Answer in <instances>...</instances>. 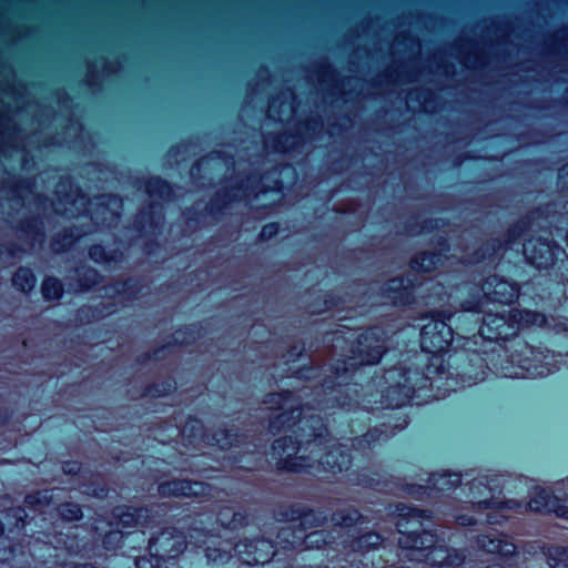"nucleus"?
<instances>
[{
  "mask_svg": "<svg viewBox=\"0 0 568 568\" xmlns=\"http://www.w3.org/2000/svg\"><path fill=\"white\" fill-rule=\"evenodd\" d=\"M526 328L548 329L568 337V317L548 316L540 311L520 307L501 313H484L478 335H474L481 339V347H463L470 366L474 361L479 362L475 371L476 381L483 382L490 374L503 378H519L516 367L529 371V355H534L535 349L519 334Z\"/></svg>",
  "mask_w": 568,
  "mask_h": 568,
  "instance_id": "1",
  "label": "nucleus"
},
{
  "mask_svg": "<svg viewBox=\"0 0 568 568\" xmlns=\"http://www.w3.org/2000/svg\"><path fill=\"white\" fill-rule=\"evenodd\" d=\"M351 366L355 364L344 358L324 366V375L318 384L324 396L318 404L344 414L349 433L355 435L354 445L373 449L388 437V433L382 426L371 427L373 410L363 405L362 385L351 382Z\"/></svg>",
  "mask_w": 568,
  "mask_h": 568,
  "instance_id": "2",
  "label": "nucleus"
},
{
  "mask_svg": "<svg viewBox=\"0 0 568 568\" xmlns=\"http://www.w3.org/2000/svg\"><path fill=\"white\" fill-rule=\"evenodd\" d=\"M294 427H298V436L282 435L271 445L276 470L287 474L310 473L313 467L311 459L306 455H300V452L304 445L324 450L328 443V427L324 418L317 414L303 417L301 404L291 405L268 418V430L274 435L292 430Z\"/></svg>",
  "mask_w": 568,
  "mask_h": 568,
  "instance_id": "3",
  "label": "nucleus"
},
{
  "mask_svg": "<svg viewBox=\"0 0 568 568\" xmlns=\"http://www.w3.org/2000/svg\"><path fill=\"white\" fill-rule=\"evenodd\" d=\"M394 514L400 550L412 551L432 568H462L465 565L466 557L460 550L447 546L435 530L420 528L432 518L430 510L397 503Z\"/></svg>",
  "mask_w": 568,
  "mask_h": 568,
  "instance_id": "4",
  "label": "nucleus"
},
{
  "mask_svg": "<svg viewBox=\"0 0 568 568\" xmlns=\"http://www.w3.org/2000/svg\"><path fill=\"white\" fill-rule=\"evenodd\" d=\"M197 547L203 550L206 568H254L280 559L275 542L262 536L235 540L212 535Z\"/></svg>",
  "mask_w": 568,
  "mask_h": 568,
  "instance_id": "5",
  "label": "nucleus"
},
{
  "mask_svg": "<svg viewBox=\"0 0 568 568\" xmlns=\"http://www.w3.org/2000/svg\"><path fill=\"white\" fill-rule=\"evenodd\" d=\"M287 164L278 163L265 171L253 170L245 173L231 186L216 191L205 204V213L214 221L226 215L227 210L243 200H257L268 194H283L285 183L281 178Z\"/></svg>",
  "mask_w": 568,
  "mask_h": 568,
  "instance_id": "6",
  "label": "nucleus"
},
{
  "mask_svg": "<svg viewBox=\"0 0 568 568\" xmlns=\"http://www.w3.org/2000/svg\"><path fill=\"white\" fill-rule=\"evenodd\" d=\"M454 317L453 312L435 311L420 329L419 345L422 352L427 354V375L442 377L449 369L448 354L456 334L452 327Z\"/></svg>",
  "mask_w": 568,
  "mask_h": 568,
  "instance_id": "7",
  "label": "nucleus"
},
{
  "mask_svg": "<svg viewBox=\"0 0 568 568\" xmlns=\"http://www.w3.org/2000/svg\"><path fill=\"white\" fill-rule=\"evenodd\" d=\"M527 263L538 271H547L562 286L561 305L568 310V255L552 239L529 235L523 244Z\"/></svg>",
  "mask_w": 568,
  "mask_h": 568,
  "instance_id": "8",
  "label": "nucleus"
},
{
  "mask_svg": "<svg viewBox=\"0 0 568 568\" xmlns=\"http://www.w3.org/2000/svg\"><path fill=\"white\" fill-rule=\"evenodd\" d=\"M282 550L277 549L280 559L270 561L272 568H295L300 559H305L307 551H326L335 542L332 534L324 529H314L310 532L292 534L288 537H282Z\"/></svg>",
  "mask_w": 568,
  "mask_h": 568,
  "instance_id": "9",
  "label": "nucleus"
},
{
  "mask_svg": "<svg viewBox=\"0 0 568 568\" xmlns=\"http://www.w3.org/2000/svg\"><path fill=\"white\" fill-rule=\"evenodd\" d=\"M187 548L186 534L176 527H164L144 547V565L150 568H174Z\"/></svg>",
  "mask_w": 568,
  "mask_h": 568,
  "instance_id": "10",
  "label": "nucleus"
},
{
  "mask_svg": "<svg viewBox=\"0 0 568 568\" xmlns=\"http://www.w3.org/2000/svg\"><path fill=\"white\" fill-rule=\"evenodd\" d=\"M275 518L278 521L296 524L292 528L283 529L278 534V537L282 538L325 526L328 521V514L324 508H312L302 503H291L281 506Z\"/></svg>",
  "mask_w": 568,
  "mask_h": 568,
  "instance_id": "11",
  "label": "nucleus"
},
{
  "mask_svg": "<svg viewBox=\"0 0 568 568\" xmlns=\"http://www.w3.org/2000/svg\"><path fill=\"white\" fill-rule=\"evenodd\" d=\"M348 363L354 361L356 365H377L387 353V347L382 329L377 326L364 328L351 342L348 347Z\"/></svg>",
  "mask_w": 568,
  "mask_h": 568,
  "instance_id": "12",
  "label": "nucleus"
},
{
  "mask_svg": "<svg viewBox=\"0 0 568 568\" xmlns=\"http://www.w3.org/2000/svg\"><path fill=\"white\" fill-rule=\"evenodd\" d=\"M206 333L203 322H193L180 325L166 336L163 342L150 351H144V364L149 361H162L173 352L175 347L191 346L201 339Z\"/></svg>",
  "mask_w": 568,
  "mask_h": 568,
  "instance_id": "13",
  "label": "nucleus"
},
{
  "mask_svg": "<svg viewBox=\"0 0 568 568\" xmlns=\"http://www.w3.org/2000/svg\"><path fill=\"white\" fill-rule=\"evenodd\" d=\"M410 369L405 368L402 376L404 382L387 386L381 394V404L385 409H399L410 404L417 393L427 386H432L433 376L422 373V385L410 383Z\"/></svg>",
  "mask_w": 568,
  "mask_h": 568,
  "instance_id": "14",
  "label": "nucleus"
},
{
  "mask_svg": "<svg viewBox=\"0 0 568 568\" xmlns=\"http://www.w3.org/2000/svg\"><path fill=\"white\" fill-rule=\"evenodd\" d=\"M417 277L413 274H399L382 283L379 296L395 307L412 306L416 302Z\"/></svg>",
  "mask_w": 568,
  "mask_h": 568,
  "instance_id": "15",
  "label": "nucleus"
},
{
  "mask_svg": "<svg viewBox=\"0 0 568 568\" xmlns=\"http://www.w3.org/2000/svg\"><path fill=\"white\" fill-rule=\"evenodd\" d=\"M323 126V118L320 114L298 121L293 131H282L271 134L273 149L278 153H287L305 142V135L315 133Z\"/></svg>",
  "mask_w": 568,
  "mask_h": 568,
  "instance_id": "16",
  "label": "nucleus"
},
{
  "mask_svg": "<svg viewBox=\"0 0 568 568\" xmlns=\"http://www.w3.org/2000/svg\"><path fill=\"white\" fill-rule=\"evenodd\" d=\"M479 288L487 302L500 305H514L520 295V285L498 274H489L480 282Z\"/></svg>",
  "mask_w": 568,
  "mask_h": 568,
  "instance_id": "17",
  "label": "nucleus"
},
{
  "mask_svg": "<svg viewBox=\"0 0 568 568\" xmlns=\"http://www.w3.org/2000/svg\"><path fill=\"white\" fill-rule=\"evenodd\" d=\"M476 546L483 552L493 555L500 561H513L517 552V546L508 538L507 535L491 529L490 531L479 534L476 537Z\"/></svg>",
  "mask_w": 568,
  "mask_h": 568,
  "instance_id": "18",
  "label": "nucleus"
},
{
  "mask_svg": "<svg viewBox=\"0 0 568 568\" xmlns=\"http://www.w3.org/2000/svg\"><path fill=\"white\" fill-rule=\"evenodd\" d=\"M205 443L221 452H229L232 448L243 446L247 435L235 426H219L204 434Z\"/></svg>",
  "mask_w": 568,
  "mask_h": 568,
  "instance_id": "19",
  "label": "nucleus"
},
{
  "mask_svg": "<svg viewBox=\"0 0 568 568\" xmlns=\"http://www.w3.org/2000/svg\"><path fill=\"white\" fill-rule=\"evenodd\" d=\"M328 520L332 525L343 531L351 532L361 529V526L368 524V519L354 506H345L334 510Z\"/></svg>",
  "mask_w": 568,
  "mask_h": 568,
  "instance_id": "20",
  "label": "nucleus"
},
{
  "mask_svg": "<svg viewBox=\"0 0 568 568\" xmlns=\"http://www.w3.org/2000/svg\"><path fill=\"white\" fill-rule=\"evenodd\" d=\"M318 464L323 471L335 476L349 470L353 457L347 449L333 447L321 456Z\"/></svg>",
  "mask_w": 568,
  "mask_h": 568,
  "instance_id": "21",
  "label": "nucleus"
},
{
  "mask_svg": "<svg viewBox=\"0 0 568 568\" xmlns=\"http://www.w3.org/2000/svg\"><path fill=\"white\" fill-rule=\"evenodd\" d=\"M531 230L532 226L523 213L518 219H516L506 227L500 236L496 237L499 240L500 250L507 251L514 245H519L521 242L524 244L528 239L526 236L531 232Z\"/></svg>",
  "mask_w": 568,
  "mask_h": 568,
  "instance_id": "22",
  "label": "nucleus"
},
{
  "mask_svg": "<svg viewBox=\"0 0 568 568\" xmlns=\"http://www.w3.org/2000/svg\"><path fill=\"white\" fill-rule=\"evenodd\" d=\"M446 260L442 251L422 250L415 252L408 260V267L412 273L423 274L433 273Z\"/></svg>",
  "mask_w": 568,
  "mask_h": 568,
  "instance_id": "23",
  "label": "nucleus"
},
{
  "mask_svg": "<svg viewBox=\"0 0 568 568\" xmlns=\"http://www.w3.org/2000/svg\"><path fill=\"white\" fill-rule=\"evenodd\" d=\"M180 186L162 176L146 179L144 176V194L158 197L164 203H172L178 199Z\"/></svg>",
  "mask_w": 568,
  "mask_h": 568,
  "instance_id": "24",
  "label": "nucleus"
},
{
  "mask_svg": "<svg viewBox=\"0 0 568 568\" xmlns=\"http://www.w3.org/2000/svg\"><path fill=\"white\" fill-rule=\"evenodd\" d=\"M203 484L196 480L173 478L159 484L158 491L162 497H193L197 495L196 487Z\"/></svg>",
  "mask_w": 568,
  "mask_h": 568,
  "instance_id": "25",
  "label": "nucleus"
},
{
  "mask_svg": "<svg viewBox=\"0 0 568 568\" xmlns=\"http://www.w3.org/2000/svg\"><path fill=\"white\" fill-rule=\"evenodd\" d=\"M499 251H501L499 240L494 237L487 239L465 255L464 263L477 266L486 262H494Z\"/></svg>",
  "mask_w": 568,
  "mask_h": 568,
  "instance_id": "26",
  "label": "nucleus"
},
{
  "mask_svg": "<svg viewBox=\"0 0 568 568\" xmlns=\"http://www.w3.org/2000/svg\"><path fill=\"white\" fill-rule=\"evenodd\" d=\"M485 296L481 290H471L459 303V312L454 313V321L458 322L466 314L481 315L485 306Z\"/></svg>",
  "mask_w": 568,
  "mask_h": 568,
  "instance_id": "27",
  "label": "nucleus"
},
{
  "mask_svg": "<svg viewBox=\"0 0 568 568\" xmlns=\"http://www.w3.org/2000/svg\"><path fill=\"white\" fill-rule=\"evenodd\" d=\"M178 388V382L174 375L166 374L155 382L146 383L144 381V398L145 397H166L172 395Z\"/></svg>",
  "mask_w": 568,
  "mask_h": 568,
  "instance_id": "28",
  "label": "nucleus"
},
{
  "mask_svg": "<svg viewBox=\"0 0 568 568\" xmlns=\"http://www.w3.org/2000/svg\"><path fill=\"white\" fill-rule=\"evenodd\" d=\"M263 404L268 405L271 409L281 412L285 408V405L287 404H300V396L293 389H280V390H272L267 392L263 396Z\"/></svg>",
  "mask_w": 568,
  "mask_h": 568,
  "instance_id": "29",
  "label": "nucleus"
},
{
  "mask_svg": "<svg viewBox=\"0 0 568 568\" xmlns=\"http://www.w3.org/2000/svg\"><path fill=\"white\" fill-rule=\"evenodd\" d=\"M527 221L534 226L537 222L551 223L558 219L560 212L552 202H545L532 206L524 213Z\"/></svg>",
  "mask_w": 568,
  "mask_h": 568,
  "instance_id": "30",
  "label": "nucleus"
},
{
  "mask_svg": "<svg viewBox=\"0 0 568 568\" xmlns=\"http://www.w3.org/2000/svg\"><path fill=\"white\" fill-rule=\"evenodd\" d=\"M440 223L445 224V221L438 217H427L424 219L422 222L409 219L405 222L404 227L406 233L412 235H418L423 233H430L438 230L440 227Z\"/></svg>",
  "mask_w": 568,
  "mask_h": 568,
  "instance_id": "31",
  "label": "nucleus"
},
{
  "mask_svg": "<svg viewBox=\"0 0 568 568\" xmlns=\"http://www.w3.org/2000/svg\"><path fill=\"white\" fill-rule=\"evenodd\" d=\"M219 521L229 530H237L247 525V516L243 511L226 507L220 513Z\"/></svg>",
  "mask_w": 568,
  "mask_h": 568,
  "instance_id": "32",
  "label": "nucleus"
},
{
  "mask_svg": "<svg viewBox=\"0 0 568 568\" xmlns=\"http://www.w3.org/2000/svg\"><path fill=\"white\" fill-rule=\"evenodd\" d=\"M546 557L551 568H568V546H550Z\"/></svg>",
  "mask_w": 568,
  "mask_h": 568,
  "instance_id": "33",
  "label": "nucleus"
},
{
  "mask_svg": "<svg viewBox=\"0 0 568 568\" xmlns=\"http://www.w3.org/2000/svg\"><path fill=\"white\" fill-rule=\"evenodd\" d=\"M430 480L434 486H437V484L443 485L442 487H438L439 490L455 489L462 484V474L447 470L443 474H432Z\"/></svg>",
  "mask_w": 568,
  "mask_h": 568,
  "instance_id": "34",
  "label": "nucleus"
},
{
  "mask_svg": "<svg viewBox=\"0 0 568 568\" xmlns=\"http://www.w3.org/2000/svg\"><path fill=\"white\" fill-rule=\"evenodd\" d=\"M324 365L304 364L293 371L292 377L303 382L314 381L323 375Z\"/></svg>",
  "mask_w": 568,
  "mask_h": 568,
  "instance_id": "35",
  "label": "nucleus"
},
{
  "mask_svg": "<svg viewBox=\"0 0 568 568\" xmlns=\"http://www.w3.org/2000/svg\"><path fill=\"white\" fill-rule=\"evenodd\" d=\"M343 302H344L343 297L339 294H337L333 291H327L322 296H318L315 300V304H318L322 306L320 310L316 311V313L321 314L325 311H331V310L337 308L338 306H341L343 304Z\"/></svg>",
  "mask_w": 568,
  "mask_h": 568,
  "instance_id": "36",
  "label": "nucleus"
},
{
  "mask_svg": "<svg viewBox=\"0 0 568 568\" xmlns=\"http://www.w3.org/2000/svg\"><path fill=\"white\" fill-rule=\"evenodd\" d=\"M191 144L192 142L190 139H184L172 144L165 153L166 159L176 164L180 163V158L187 151Z\"/></svg>",
  "mask_w": 568,
  "mask_h": 568,
  "instance_id": "37",
  "label": "nucleus"
},
{
  "mask_svg": "<svg viewBox=\"0 0 568 568\" xmlns=\"http://www.w3.org/2000/svg\"><path fill=\"white\" fill-rule=\"evenodd\" d=\"M13 284L21 291H29L34 285V277L30 270L21 268L13 276Z\"/></svg>",
  "mask_w": 568,
  "mask_h": 568,
  "instance_id": "38",
  "label": "nucleus"
},
{
  "mask_svg": "<svg viewBox=\"0 0 568 568\" xmlns=\"http://www.w3.org/2000/svg\"><path fill=\"white\" fill-rule=\"evenodd\" d=\"M182 216L187 226H199L207 216L204 210H197L194 206H187L182 211Z\"/></svg>",
  "mask_w": 568,
  "mask_h": 568,
  "instance_id": "39",
  "label": "nucleus"
},
{
  "mask_svg": "<svg viewBox=\"0 0 568 568\" xmlns=\"http://www.w3.org/2000/svg\"><path fill=\"white\" fill-rule=\"evenodd\" d=\"M408 98L412 101L418 102L420 104H432L435 101V93L430 89L427 88H418L408 94Z\"/></svg>",
  "mask_w": 568,
  "mask_h": 568,
  "instance_id": "40",
  "label": "nucleus"
},
{
  "mask_svg": "<svg viewBox=\"0 0 568 568\" xmlns=\"http://www.w3.org/2000/svg\"><path fill=\"white\" fill-rule=\"evenodd\" d=\"M42 292L45 298L55 300L61 296L62 287L58 280L48 278L42 285Z\"/></svg>",
  "mask_w": 568,
  "mask_h": 568,
  "instance_id": "41",
  "label": "nucleus"
},
{
  "mask_svg": "<svg viewBox=\"0 0 568 568\" xmlns=\"http://www.w3.org/2000/svg\"><path fill=\"white\" fill-rule=\"evenodd\" d=\"M316 71L321 80L327 79L337 87L338 72L329 62L320 63Z\"/></svg>",
  "mask_w": 568,
  "mask_h": 568,
  "instance_id": "42",
  "label": "nucleus"
},
{
  "mask_svg": "<svg viewBox=\"0 0 568 568\" xmlns=\"http://www.w3.org/2000/svg\"><path fill=\"white\" fill-rule=\"evenodd\" d=\"M281 231L280 222H270L264 224L261 227V231L257 235V240L260 242H268L273 240Z\"/></svg>",
  "mask_w": 568,
  "mask_h": 568,
  "instance_id": "43",
  "label": "nucleus"
},
{
  "mask_svg": "<svg viewBox=\"0 0 568 568\" xmlns=\"http://www.w3.org/2000/svg\"><path fill=\"white\" fill-rule=\"evenodd\" d=\"M306 348L303 341H297L291 344L285 352L288 362H296L305 355Z\"/></svg>",
  "mask_w": 568,
  "mask_h": 568,
  "instance_id": "44",
  "label": "nucleus"
},
{
  "mask_svg": "<svg viewBox=\"0 0 568 568\" xmlns=\"http://www.w3.org/2000/svg\"><path fill=\"white\" fill-rule=\"evenodd\" d=\"M551 498V493L546 489H540L535 493L532 499H531V508L540 511L542 508H545L549 500Z\"/></svg>",
  "mask_w": 568,
  "mask_h": 568,
  "instance_id": "45",
  "label": "nucleus"
},
{
  "mask_svg": "<svg viewBox=\"0 0 568 568\" xmlns=\"http://www.w3.org/2000/svg\"><path fill=\"white\" fill-rule=\"evenodd\" d=\"M506 504H507L506 500H501V499H498V498H495V497H490V498H486V499L479 500L477 503V506L480 509H504V508H506Z\"/></svg>",
  "mask_w": 568,
  "mask_h": 568,
  "instance_id": "46",
  "label": "nucleus"
},
{
  "mask_svg": "<svg viewBox=\"0 0 568 568\" xmlns=\"http://www.w3.org/2000/svg\"><path fill=\"white\" fill-rule=\"evenodd\" d=\"M60 513L65 519L74 520L80 517L81 510L78 505L67 504L61 507Z\"/></svg>",
  "mask_w": 568,
  "mask_h": 568,
  "instance_id": "47",
  "label": "nucleus"
},
{
  "mask_svg": "<svg viewBox=\"0 0 568 568\" xmlns=\"http://www.w3.org/2000/svg\"><path fill=\"white\" fill-rule=\"evenodd\" d=\"M478 156L471 151L457 153L453 159V166L460 168L467 161H476Z\"/></svg>",
  "mask_w": 568,
  "mask_h": 568,
  "instance_id": "48",
  "label": "nucleus"
},
{
  "mask_svg": "<svg viewBox=\"0 0 568 568\" xmlns=\"http://www.w3.org/2000/svg\"><path fill=\"white\" fill-rule=\"evenodd\" d=\"M455 523L460 527L470 528L476 526L478 520L469 514H457L455 516Z\"/></svg>",
  "mask_w": 568,
  "mask_h": 568,
  "instance_id": "49",
  "label": "nucleus"
},
{
  "mask_svg": "<svg viewBox=\"0 0 568 568\" xmlns=\"http://www.w3.org/2000/svg\"><path fill=\"white\" fill-rule=\"evenodd\" d=\"M513 565L510 561L508 564H505V561H489V562H473L468 564V567L465 568H510Z\"/></svg>",
  "mask_w": 568,
  "mask_h": 568,
  "instance_id": "50",
  "label": "nucleus"
},
{
  "mask_svg": "<svg viewBox=\"0 0 568 568\" xmlns=\"http://www.w3.org/2000/svg\"><path fill=\"white\" fill-rule=\"evenodd\" d=\"M434 243L436 246L434 251H442L444 255H446V252L450 248L449 240L445 235L437 236Z\"/></svg>",
  "mask_w": 568,
  "mask_h": 568,
  "instance_id": "51",
  "label": "nucleus"
},
{
  "mask_svg": "<svg viewBox=\"0 0 568 568\" xmlns=\"http://www.w3.org/2000/svg\"><path fill=\"white\" fill-rule=\"evenodd\" d=\"M204 163V158L196 159L190 166V175L194 178L197 173L201 172Z\"/></svg>",
  "mask_w": 568,
  "mask_h": 568,
  "instance_id": "52",
  "label": "nucleus"
},
{
  "mask_svg": "<svg viewBox=\"0 0 568 568\" xmlns=\"http://www.w3.org/2000/svg\"><path fill=\"white\" fill-rule=\"evenodd\" d=\"M426 489H427L426 486L419 485V484H409V485H407V491L410 495H424Z\"/></svg>",
  "mask_w": 568,
  "mask_h": 568,
  "instance_id": "53",
  "label": "nucleus"
},
{
  "mask_svg": "<svg viewBox=\"0 0 568 568\" xmlns=\"http://www.w3.org/2000/svg\"><path fill=\"white\" fill-rule=\"evenodd\" d=\"M565 179H568V164L567 165H562L561 168L558 169V183L565 187L566 186V183H565Z\"/></svg>",
  "mask_w": 568,
  "mask_h": 568,
  "instance_id": "54",
  "label": "nucleus"
},
{
  "mask_svg": "<svg viewBox=\"0 0 568 568\" xmlns=\"http://www.w3.org/2000/svg\"><path fill=\"white\" fill-rule=\"evenodd\" d=\"M562 44V39H558L557 36H552L550 41L546 43V48L549 52H554L556 48Z\"/></svg>",
  "mask_w": 568,
  "mask_h": 568,
  "instance_id": "55",
  "label": "nucleus"
},
{
  "mask_svg": "<svg viewBox=\"0 0 568 568\" xmlns=\"http://www.w3.org/2000/svg\"><path fill=\"white\" fill-rule=\"evenodd\" d=\"M555 513L558 517L568 519V505L558 504L555 508Z\"/></svg>",
  "mask_w": 568,
  "mask_h": 568,
  "instance_id": "56",
  "label": "nucleus"
},
{
  "mask_svg": "<svg viewBox=\"0 0 568 568\" xmlns=\"http://www.w3.org/2000/svg\"><path fill=\"white\" fill-rule=\"evenodd\" d=\"M474 63L477 64L479 68H485L487 64V60L483 55H474Z\"/></svg>",
  "mask_w": 568,
  "mask_h": 568,
  "instance_id": "57",
  "label": "nucleus"
},
{
  "mask_svg": "<svg viewBox=\"0 0 568 568\" xmlns=\"http://www.w3.org/2000/svg\"><path fill=\"white\" fill-rule=\"evenodd\" d=\"M438 67L444 70L445 74H449L454 71V65L450 63L438 64Z\"/></svg>",
  "mask_w": 568,
  "mask_h": 568,
  "instance_id": "58",
  "label": "nucleus"
},
{
  "mask_svg": "<svg viewBox=\"0 0 568 568\" xmlns=\"http://www.w3.org/2000/svg\"><path fill=\"white\" fill-rule=\"evenodd\" d=\"M212 154L215 155V158L217 159H222L224 156H227V158H232L231 155H227L226 153H224L223 151H213Z\"/></svg>",
  "mask_w": 568,
  "mask_h": 568,
  "instance_id": "59",
  "label": "nucleus"
},
{
  "mask_svg": "<svg viewBox=\"0 0 568 568\" xmlns=\"http://www.w3.org/2000/svg\"><path fill=\"white\" fill-rule=\"evenodd\" d=\"M143 248H144V255L149 254V242L145 239H144Z\"/></svg>",
  "mask_w": 568,
  "mask_h": 568,
  "instance_id": "60",
  "label": "nucleus"
},
{
  "mask_svg": "<svg viewBox=\"0 0 568 568\" xmlns=\"http://www.w3.org/2000/svg\"><path fill=\"white\" fill-rule=\"evenodd\" d=\"M371 85L374 87V88H377V87L381 85V82L378 80L374 79V80L371 81Z\"/></svg>",
  "mask_w": 568,
  "mask_h": 568,
  "instance_id": "61",
  "label": "nucleus"
},
{
  "mask_svg": "<svg viewBox=\"0 0 568 568\" xmlns=\"http://www.w3.org/2000/svg\"><path fill=\"white\" fill-rule=\"evenodd\" d=\"M273 206V204H263L258 207V210H268Z\"/></svg>",
  "mask_w": 568,
  "mask_h": 568,
  "instance_id": "62",
  "label": "nucleus"
},
{
  "mask_svg": "<svg viewBox=\"0 0 568 568\" xmlns=\"http://www.w3.org/2000/svg\"><path fill=\"white\" fill-rule=\"evenodd\" d=\"M392 75H393V72H390V71H386L385 73H383V78H385L387 80L390 79Z\"/></svg>",
  "mask_w": 568,
  "mask_h": 568,
  "instance_id": "63",
  "label": "nucleus"
},
{
  "mask_svg": "<svg viewBox=\"0 0 568 568\" xmlns=\"http://www.w3.org/2000/svg\"><path fill=\"white\" fill-rule=\"evenodd\" d=\"M560 32L564 34V36H568V28H562L560 30Z\"/></svg>",
  "mask_w": 568,
  "mask_h": 568,
  "instance_id": "64",
  "label": "nucleus"
}]
</instances>
